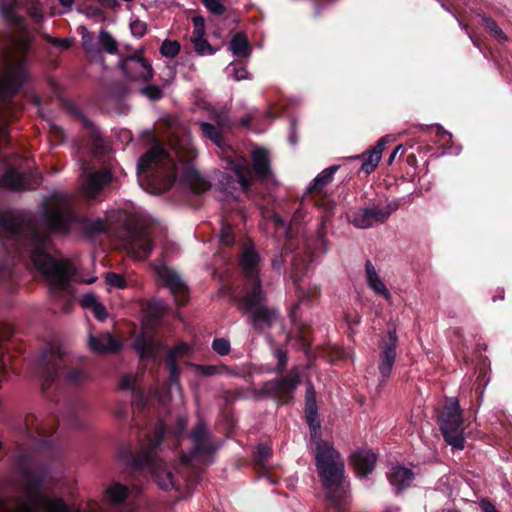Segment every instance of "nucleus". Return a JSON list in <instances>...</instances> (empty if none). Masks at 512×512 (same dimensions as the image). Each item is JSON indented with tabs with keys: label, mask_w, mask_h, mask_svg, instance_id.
<instances>
[{
	"label": "nucleus",
	"mask_w": 512,
	"mask_h": 512,
	"mask_svg": "<svg viewBox=\"0 0 512 512\" xmlns=\"http://www.w3.org/2000/svg\"><path fill=\"white\" fill-rule=\"evenodd\" d=\"M110 224L101 219L80 218L72 210L68 196L59 195L43 213L41 220H27L15 216L1 218V227L8 239L29 250L36 269L46 278L53 293L67 291L75 272L73 263L63 257L50 255L51 234L77 231L84 234L104 232Z\"/></svg>",
	"instance_id": "nucleus-1"
},
{
	"label": "nucleus",
	"mask_w": 512,
	"mask_h": 512,
	"mask_svg": "<svg viewBox=\"0 0 512 512\" xmlns=\"http://www.w3.org/2000/svg\"><path fill=\"white\" fill-rule=\"evenodd\" d=\"M196 151L188 137L172 140L167 152L161 145H153L138 161V180L151 194H161L172 186L201 193L208 184L192 165Z\"/></svg>",
	"instance_id": "nucleus-2"
},
{
	"label": "nucleus",
	"mask_w": 512,
	"mask_h": 512,
	"mask_svg": "<svg viewBox=\"0 0 512 512\" xmlns=\"http://www.w3.org/2000/svg\"><path fill=\"white\" fill-rule=\"evenodd\" d=\"M314 410H306L310 427V444L314 445L317 472L326 492L327 500L338 512H343L349 500L348 485L344 482V462L333 446L321 439L320 424Z\"/></svg>",
	"instance_id": "nucleus-3"
},
{
	"label": "nucleus",
	"mask_w": 512,
	"mask_h": 512,
	"mask_svg": "<svg viewBox=\"0 0 512 512\" xmlns=\"http://www.w3.org/2000/svg\"><path fill=\"white\" fill-rule=\"evenodd\" d=\"M240 265L246 278L244 296L239 301V309L251 317L254 329L263 331L270 328L277 319L275 309L266 306V298L258 278L259 255L252 245L246 246L241 254Z\"/></svg>",
	"instance_id": "nucleus-4"
},
{
	"label": "nucleus",
	"mask_w": 512,
	"mask_h": 512,
	"mask_svg": "<svg viewBox=\"0 0 512 512\" xmlns=\"http://www.w3.org/2000/svg\"><path fill=\"white\" fill-rule=\"evenodd\" d=\"M12 48L0 67V143L8 135V121L13 114L9 101L27 78L24 60L29 48L27 39H13Z\"/></svg>",
	"instance_id": "nucleus-5"
},
{
	"label": "nucleus",
	"mask_w": 512,
	"mask_h": 512,
	"mask_svg": "<svg viewBox=\"0 0 512 512\" xmlns=\"http://www.w3.org/2000/svg\"><path fill=\"white\" fill-rule=\"evenodd\" d=\"M219 180L220 188L228 197L237 198L238 192H247L252 184L254 175L247 159L235 156L227 158V166Z\"/></svg>",
	"instance_id": "nucleus-6"
},
{
	"label": "nucleus",
	"mask_w": 512,
	"mask_h": 512,
	"mask_svg": "<svg viewBox=\"0 0 512 512\" xmlns=\"http://www.w3.org/2000/svg\"><path fill=\"white\" fill-rule=\"evenodd\" d=\"M164 431L163 425L157 428L154 437L150 439L147 446L142 449L136 460V465L140 468L148 469L157 485L163 490H169L174 485L172 474L166 469L163 462L158 459L155 451L163 438Z\"/></svg>",
	"instance_id": "nucleus-7"
},
{
	"label": "nucleus",
	"mask_w": 512,
	"mask_h": 512,
	"mask_svg": "<svg viewBox=\"0 0 512 512\" xmlns=\"http://www.w3.org/2000/svg\"><path fill=\"white\" fill-rule=\"evenodd\" d=\"M439 422L445 441L454 448L463 449L465 442L463 419L456 399L451 398L447 401Z\"/></svg>",
	"instance_id": "nucleus-8"
},
{
	"label": "nucleus",
	"mask_w": 512,
	"mask_h": 512,
	"mask_svg": "<svg viewBox=\"0 0 512 512\" xmlns=\"http://www.w3.org/2000/svg\"><path fill=\"white\" fill-rule=\"evenodd\" d=\"M51 353H55L57 358L49 361L47 371L43 375L45 383L53 382L60 376H63L65 383L69 385H78L87 379V374L82 369H66V367L62 364V356L64 355V350L60 346L51 347Z\"/></svg>",
	"instance_id": "nucleus-9"
},
{
	"label": "nucleus",
	"mask_w": 512,
	"mask_h": 512,
	"mask_svg": "<svg viewBox=\"0 0 512 512\" xmlns=\"http://www.w3.org/2000/svg\"><path fill=\"white\" fill-rule=\"evenodd\" d=\"M112 181V173L107 168L94 171L84 168L80 178V192L87 199L96 198Z\"/></svg>",
	"instance_id": "nucleus-10"
},
{
	"label": "nucleus",
	"mask_w": 512,
	"mask_h": 512,
	"mask_svg": "<svg viewBox=\"0 0 512 512\" xmlns=\"http://www.w3.org/2000/svg\"><path fill=\"white\" fill-rule=\"evenodd\" d=\"M338 168L339 166L334 165L323 170L313 180L312 184L308 188L307 195H305V198L313 201L316 206L323 209L326 213H329L332 210L334 202L323 193V188L331 182L333 175Z\"/></svg>",
	"instance_id": "nucleus-11"
},
{
	"label": "nucleus",
	"mask_w": 512,
	"mask_h": 512,
	"mask_svg": "<svg viewBox=\"0 0 512 512\" xmlns=\"http://www.w3.org/2000/svg\"><path fill=\"white\" fill-rule=\"evenodd\" d=\"M153 232L142 228H135L127 231L124 240V247L133 258L137 260L146 259L152 251Z\"/></svg>",
	"instance_id": "nucleus-12"
},
{
	"label": "nucleus",
	"mask_w": 512,
	"mask_h": 512,
	"mask_svg": "<svg viewBox=\"0 0 512 512\" xmlns=\"http://www.w3.org/2000/svg\"><path fill=\"white\" fill-rule=\"evenodd\" d=\"M300 382V372L293 368L287 376L267 382L264 389L278 402L287 403Z\"/></svg>",
	"instance_id": "nucleus-13"
},
{
	"label": "nucleus",
	"mask_w": 512,
	"mask_h": 512,
	"mask_svg": "<svg viewBox=\"0 0 512 512\" xmlns=\"http://www.w3.org/2000/svg\"><path fill=\"white\" fill-rule=\"evenodd\" d=\"M397 335L395 330L388 331L387 336L382 339L379 345V361H378V371L382 378L380 380V384H384L386 379L390 376L392 372L393 365L396 359V348H397Z\"/></svg>",
	"instance_id": "nucleus-14"
},
{
	"label": "nucleus",
	"mask_w": 512,
	"mask_h": 512,
	"mask_svg": "<svg viewBox=\"0 0 512 512\" xmlns=\"http://www.w3.org/2000/svg\"><path fill=\"white\" fill-rule=\"evenodd\" d=\"M154 271L158 278L169 288L179 304L186 301L187 287L176 271L169 268L164 262L154 264Z\"/></svg>",
	"instance_id": "nucleus-15"
},
{
	"label": "nucleus",
	"mask_w": 512,
	"mask_h": 512,
	"mask_svg": "<svg viewBox=\"0 0 512 512\" xmlns=\"http://www.w3.org/2000/svg\"><path fill=\"white\" fill-rule=\"evenodd\" d=\"M191 439L193 442V450L189 456H183V462H189L191 460L205 461L206 458L215 450V447L208 439V433L206 426L203 423H199L191 433Z\"/></svg>",
	"instance_id": "nucleus-16"
},
{
	"label": "nucleus",
	"mask_w": 512,
	"mask_h": 512,
	"mask_svg": "<svg viewBox=\"0 0 512 512\" xmlns=\"http://www.w3.org/2000/svg\"><path fill=\"white\" fill-rule=\"evenodd\" d=\"M121 69L125 76L132 81L147 82L153 76L151 64L139 56H131L124 59Z\"/></svg>",
	"instance_id": "nucleus-17"
},
{
	"label": "nucleus",
	"mask_w": 512,
	"mask_h": 512,
	"mask_svg": "<svg viewBox=\"0 0 512 512\" xmlns=\"http://www.w3.org/2000/svg\"><path fill=\"white\" fill-rule=\"evenodd\" d=\"M190 352V347L186 343H180L174 348H171L167 353V365L169 371V393L172 394L176 391L181 396V387L179 385V367L177 360L187 356Z\"/></svg>",
	"instance_id": "nucleus-18"
},
{
	"label": "nucleus",
	"mask_w": 512,
	"mask_h": 512,
	"mask_svg": "<svg viewBox=\"0 0 512 512\" xmlns=\"http://www.w3.org/2000/svg\"><path fill=\"white\" fill-rule=\"evenodd\" d=\"M389 214L390 212L387 210L378 206H372L356 212L352 216L351 222L357 228L366 229L373 226L375 223L384 222Z\"/></svg>",
	"instance_id": "nucleus-19"
},
{
	"label": "nucleus",
	"mask_w": 512,
	"mask_h": 512,
	"mask_svg": "<svg viewBox=\"0 0 512 512\" xmlns=\"http://www.w3.org/2000/svg\"><path fill=\"white\" fill-rule=\"evenodd\" d=\"M365 280L367 286L375 295L382 297L389 303L392 301V295L389 289L377 272L375 266L369 260L365 263Z\"/></svg>",
	"instance_id": "nucleus-20"
},
{
	"label": "nucleus",
	"mask_w": 512,
	"mask_h": 512,
	"mask_svg": "<svg viewBox=\"0 0 512 512\" xmlns=\"http://www.w3.org/2000/svg\"><path fill=\"white\" fill-rule=\"evenodd\" d=\"M293 279L297 290L298 302L294 305L292 316H296V309L299 305L317 299L320 296V289L317 285L310 286L305 279H299L296 264H293Z\"/></svg>",
	"instance_id": "nucleus-21"
},
{
	"label": "nucleus",
	"mask_w": 512,
	"mask_h": 512,
	"mask_svg": "<svg viewBox=\"0 0 512 512\" xmlns=\"http://www.w3.org/2000/svg\"><path fill=\"white\" fill-rule=\"evenodd\" d=\"M33 184L27 175L18 172L13 167H7L2 175H0V187L10 190L31 189Z\"/></svg>",
	"instance_id": "nucleus-22"
},
{
	"label": "nucleus",
	"mask_w": 512,
	"mask_h": 512,
	"mask_svg": "<svg viewBox=\"0 0 512 512\" xmlns=\"http://www.w3.org/2000/svg\"><path fill=\"white\" fill-rule=\"evenodd\" d=\"M89 348L98 354L117 352L121 344L110 333H102L98 336L92 334L88 338Z\"/></svg>",
	"instance_id": "nucleus-23"
},
{
	"label": "nucleus",
	"mask_w": 512,
	"mask_h": 512,
	"mask_svg": "<svg viewBox=\"0 0 512 512\" xmlns=\"http://www.w3.org/2000/svg\"><path fill=\"white\" fill-rule=\"evenodd\" d=\"M387 477L390 484L394 487L397 492L410 486L414 480V473L411 469L392 465L390 470L387 472Z\"/></svg>",
	"instance_id": "nucleus-24"
},
{
	"label": "nucleus",
	"mask_w": 512,
	"mask_h": 512,
	"mask_svg": "<svg viewBox=\"0 0 512 512\" xmlns=\"http://www.w3.org/2000/svg\"><path fill=\"white\" fill-rule=\"evenodd\" d=\"M216 126L210 123L203 122L200 125L202 134L210 139L215 145L219 148H222L224 145V140L222 137V131L227 125V115L226 114H218L216 116Z\"/></svg>",
	"instance_id": "nucleus-25"
},
{
	"label": "nucleus",
	"mask_w": 512,
	"mask_h": 512,
	"mask_svg": "<svg viewBox=\"0 0 512 512\" xmlns=\"http://www.w3.org/2000/svg\"><path fill=\"white\" fill-rule=\"evenodd\" d=\"M351 459L359 477H365L372 472L376 463V455L370 450L356 451L352 454Z\"/></svg>",
	"instance_id": "nucleus-26"
},
{
	"label": "nucleus",
	"mask_w": 512,
	"mask_h": 512,
	"mask_svg": "<svg viewBox=\"0 0 512 512\" xmlns=\"http://www.w3.org/2000/svg\"><path fill=\"white\" fill-rule=\"evenodd\" d=\"M251 157L255 175L265 181L272 179L268 152L263 148H257L252 152Z\"/></svg>",
	"instance_id": "nucleus-27"
},
{
	"label": "nucleus",
	"mask_w": 512,
	"mask_h": 512,
	"mask_svg": "<svg viewBox=\"0 0 512 512\" xmlns=\"http://www.w3.org/2000/svg\"><path fill=\"white\" fill-rule=\"evenodd\" d=\"M388 137H383L376 143L375 147L372 150L367 151L362 155L363 162L361 166V170L366 174H370L377 167L381 160V155L384 150V147L387 143Z\"/></svg>",
	"instance_id": "nucleus-28"
},
{
	"label": "nucleus",
	"mask_w": 512,
	"mask_h": 512,
	"mask_svg": "<svg viewBox=\"0 0 512 512\" xmlns=\"http://www.w3.org/2000/svg\"><path fill=\"white\" fill-rule=\"evenodd\" d=\"M134 348L142 358H149L155 357L159 344L153 337L143 334L134 341Z\"/></svg>",
	"instance_id": "nucleus-29"
},
{
	"label": "nucleus",
	"mask_w": 512,
	"mask_h": 512,
	"mask_svg": "<svg viewBox=\"0 0 512 512\" xmlns=\"http://www.w3.org/2000/svg\"><path fill=\"white\" fill-rule=\"evenodd\" d=\"M18 4L16 0H7L0 7L2 17L11 25L22 28L23 20L17 13Z\"/></svg>",
	"instance_id": "nucleus-30"
},
{
	"label": "nucleus",
	"mask_w": 512,
	"mask_h": 512,
	"mask_svg": "<svg viewBox=\"0 0 512 512\" xmlns=\"http://www.w3.org/2000/svg\"><path fill=\"white\" fill-rule=\"evenodd\" d=\"M127 495V487L120 483H112L105 490V497L107 501L112 504L122 503L126 499Z\"/></svg>",
	"instance_id": "nucleus-31"
},
{
	"label": "nucleus",
	"mask_w": 512,
	"mask_h": 512,
	"mask_svg": "<svg viewBox=\"0 0 512 512\" xmlns=\"http://www.w3.org/2000/svg\"><path fill=\"white\" fill-rule=\"evenodd\" d=\"M229 48L232 53L238 57H248L250 55V46L246 36L237 33L231 40Z\"/></svg>",
	"instance_id": "nucleus-32"
},
{
	"label": "nucleus",
	"mask_w": 512,
	"mask_h": 512,
	"mask_svg": "<svg viewBox=\"0 0 512 512\" xmlns=\"http://www.w3.org/2000/svg\"><path fill=\"white\" fill-rule=\"evenodd\" d=\"M190 367H192L198 374H201L203 376H213L217 374H233V372L227 368L226 366H217V365H199V364H188Z\"/></svg>",
	"instance_id": "nucleus-33"
},
{
	"label": "nucleus",
	"mask_w": 512,
	"mask_h": 512,
	"mask_svg": "<svg viewBox=\"0 0 512 512\" xmlns=\"http://www.w3.org/2000/svg\"><path fill=\"white\" fill-rule=\"evenodd\" d=\"M99 43L102 49L109 54H114L118 50L116 40L105 30L100 31Z\"/></svg>",
	"instance_id": "nucleus-34"
},
{
	"label": "nucleus",
	"mask_w": 512,
	"mask_h": 512,
	"mask_svg": "<svg viewBox=\"0 0 512 512\" xmlns=\"http://www.w3.org/2000/svg\"><path fill=\"white\" fill-rule=\"evenodd\" d=\"M226 73L235 81H241L249 78V73L246 68L237 63L229 64L226 68Z\"/></svg>",
	"instance_id": "nucleus-35"
},
{
	"label": "nucleus",
	"mask_w": 512,
	"mask_h": 512,
	"mask_svg": "<svg viewBox=\"0 0 512 512\" xmlns=\"http://www.w3.org/2000/svg\"><path fill=\"white\" fill-rule=\"evenodd\" d=\"M191 42L194 45L195 51L199 55H212L214 53L213 48L207 42V40L204 39L203 36H201V37H191Z\"/></svg>",
	"instance_id": "nucleus-36"
},
{
	"label": "nucleus",
	"mask_w": 512,
	"mask_h": 512,
	"mask_svg": "<svg viewBox=\"0 0 512 512\" xmlns=\"http://www.w3.org/2000/svg\"><path fill=\"white\" fill-rule=\"evenodd\" d=\"M180 51V44L177 41L165 40L160 47V53L165 57H175Z\"/></svg>",
	"instance_id": "nucleus-37"
},
{
	"label": "nucleus",
	"mask_w": 512,
	"mask_h": 512,
	"mask_svg": "<svg viewBox=\"0 0 512 512\" xmlns=\"http://www.w3.org/2000/svg\"><path fill=\"white\" fill-rule=\"evenodd\" d=\"M483 22L490 33L497 38L499 41H505L506 35L502 29L496 24V22L490 17H483Z\"/></svg>",
	"instance_id": "nucleus-38"
},
{
	"label": "nucleus",
	"mask_w": 512,
	"mask_h": 512,
	"mask_svg": "<svg viewBox=\"0 0 512 512\" xmlns=\"http://www.w3.org/2000/svg\"><path fill=\"white\" fill-rule=\"evenodd\" d=\"M212 349L221 356L229 354L231 350L230 342L225 338H216L212 342Z\"/></svg>",
	"instance_id": "nucleus-39"
},
{
	"label": "nucleus",
	"mask_w": 512,
	"mask_h": 512,
	"mask_svg": "<svg viewBox=\"0 0 512 512\" xmlns=\"http://www.w3.org/2000/svg\"><path fill=\"white\" fill-rule=\"evenodd\" d=\"M81 34H82V44H83L85 51L89 54L98 52L97 47L93 43L92 34L86 28H82Z\"/></svg>",
	"instance_id": "nucleus-40"
},
{
	"label": "nucleus",
	"mask_w": 512,
	"mask_h": 512,
	"mask_svg": "<svg viewBox=\"0 0 512 512\" xmlns=\"http://www.w3.org/2000/svg\"><path fill=\"white\" fill-rule=\"evenodd\" d=\"M219 237H220V241L223 244H225L227 246L232 245L234 243V236H233L231 226L228 224H223Z\"/></svg>",
	"instance_id": "nucleus-41"
},
{
	"label": "nucleus",
	"mask_w": 512,
	"mask_h": 512,
	"mask_svg": "<svg viewBox=\"0 0 512 512\" xmlns=\"http://www.w3.org/2000/svg\"><path fill=\"white\" fill-rule=\"evenodd\" d=\"M141 94L150 100H158L162 97V91L158 86L149 85L141 89Z\"/></svg>",
	"instance_id": "nucleus-42"
},
{
	"label": "nucleus",
	"mask_w": 512,
	"mask_h": 512,
	"mask_svg": "<svg viewBox=\"0 0 512 512\" xmlns=\"http://www.w3.org/2000/svg\"><path fill=\"white\" fill-rule=\"evenodd\" d=\"M205 7L214 14H222L225 10L220 0H202Z\"/></svg>",
	"instance_id": "nucleus-43"
},
{
	"label": "nucleus",
	"mask_w": 512,
	"mask_h": 512,
	"mask_svg": "<svg viewBox=\"0 0 512 512\" xmlns=\"http://www.w3.org/2000/svg\"><path fill=\"white\" fill-rule=\"evenodd\" d=\"M271 454L270 449L264 444H260L256 448V460L260 465H264L265 461L269 458Z\"/></svg>",
	"instance_id": "nucleus-44"
},
{
	"label": "nucleus",
	"mask_w": 512,
	"mask_h": 512,
	"mask_svg": "<svg viewBox=\"0 0 512 512\" xmlns=\"http://www.w3.org/2000/svg\"><path fill=\"white\" fill-rule=\"evenodd\" d=\"M106 282L110 286H113V287H116V288H123V287H125V280H124L123 276H121L120 274L108 273L106 275Z\"/></svg>",
	"instance_id": "nucleus-45"
},
{
	"label": "nucleus",
	"mask_w": 512,
	"mask_h": 512,
	"mask_svg": "<svg viewBox=\"0 0 512 512\" xmlns=\"http://www.w3.org/2000/svg\"><path fill=\"white\" fill-rule=\"evenodd\" d=\"M194 30L191 37H201L205 34V21L202 17L196 16L193 18Z\"/></svg>",
	"instance_id": "nucleus-46"
},
{
	"label": "nucleus",
	"mask_w": 512,
	"mask_h": 512,
	"mask_svg": "<svg viewBox=\"0 0 512 512\" xmlns=\"http://www.w3.org/2000/svg\"><path fill=\"white\" fill-rule=\"evenodd\" d=\"M275 357L278 360L276 369H277V371H282L285 368L286 364H287V353H286V351L283 350V349L275 350Z\"/></svg>",
	"instance_id": "nucleus-47"
},
{
	"label": "nucleus",
	"mask_w": 512,
	"mask_h": 512,
	"mask_svg": "<svg viewBox=\"0 0 512 512\" xmlns=\"http://www.w3.org/2000/svg\"><path fill=\"white\" fill-rule=\"evenodd\" d=\"M131 32L136 37H142L146 33V24L141 21H134L130 25Z\"/></svg>",
	"instance_id": "nucleus-48"
},
{
	"label": "nucleus",
	"mask_w": 512,
	"mask_h": 512,
	"mask_svg": "<svg viewBox=\"0 0 512 512\" xmlns=\"http://www.w3.org/2000/svg\"><path fill=\"white\" fill-rule=\"evenodd\" d=\"M136 378L132 375H126L121 378L120 388L122 390H134Z\"/></svg>",
	"instance_id": "nucleus-49"
},
{
	"label": "nucleus",
	"mask_w": 512,
	"mask_h": 512,
	"mask_svg": "<svg viewBox=\"0 0 512 512\" xmlns=\"http://www.w3.org/2000/svg\"><path fill=\"white\" fill-rule=\"evenodd\" d=\"M271 221L274 224V226L276 228V232L279 235H282V234L283 235H287L288 230H287V227L285 225V222L278 215H273Z\"/></svg>",
	"instance_id": "nucleus-50"
},
{
	"label": "nucleus",
	"mask_w": 512,
	"mask_h": 512,
	"mask_svg": "<svg viewBox=\"0 0 512 512\" xmlns=\"http://www.w3.org/2000/svg\"><path fill=\"white\" fill-rule=\"evenodd\" d=\"M149 309L155 317H159L166 309V304L161 300H155L149 304Z\"/></svg>",
	"instance_id": "nucleus-51"
},
{
	"label": "nucleus",
	"mask_w": 512,
	"mask_h": 512,
	"mask_svg": "<svg viewBox=\"0 0 512 512\" xmlns=\"http://www.w3.org/2000/svg\"><path fill=\"white\" fill-rule=\"evenodd\" d=\"M80 301H81V304L83 307L91 308V309L98 303V300L93 293L84 294L81 297Z\"/></svg>",
	"instance_id": "nucleus-52"
},
{
	"label": "nucleus",
	"mask_w": 512,
	"mask_h": 512,
	"mask_svg": "<svg viewBox=\"0 0 512 512\" xmlns=\"http://www.w3.org/2000/svg\"><path fill=\"white\" fill-rule=\"evenodd\" d=\"M48 41L61 49H68L70 48L72 42L69 39H63V38H53V37H47Z\"/></svg>",
	"instance_id": "nucleus-53"
},
{
	"label": "nucleus",
	"mask_w": 512,
	"mask_h": 512,
	"mask_svg": "<svg viewBox=\"0 0 512 512\" xmlns=\"http://www.w3.org/2000/svg\"><path fill=\"white\" fill-rule=\"evenodd\" d=\"M306 410L316 411V403L312 387H310L306 393Z\"/></svg>",
	"instance_id": "nucleus-54"
},
{
	"label": "nucleus",
	"mask_w": 512,
	"mask_h": 512,
	"mask_svg": "<svg viewBox=\"0 0 512 512\" xmlns=\"http://www.w3.org/2000/svg\"><path fill=\"white\" fill-rule=\"evenodd\" d=\"M92 312L94 316L100 321H103L107 317L104 306L99 302L92 308Z\"/></svg>",
	"instance_id": "nucleus-55"
},
{
	"label": "nucleus",
	"mask_w": 512,
	"mask_h": 512,
	"mask_svg": "<svg viewBox=\"0 0 512 512\" xmlns=\"http://www.w3.org/2000/svg\"><path fill=\"white\" fill-rule=\"evenodd\" d=\"M480 508L482 512H500L490 501L481 500Z\"/></svg>",
	"instance_id": "nucleus-56"
},
{
	"label": "nucleus",
	"mask_w": 512,
	"mask_h": 512,
	"mask_svg": "<svg viewBox=\"0 0 512 512\" xmlns=\"http://www.w3.org/2000/svg\"><path fill=\"white\" fill-rule=\"evenodd\" d=\"M29 15L35 20L40 21L42 19V13L37 7L29 9Z\"/></svg>",
	"instance_id": "nucleus-57"
},
{
	"label": "nucleus",
	"mask_w": 512,
	"mask_h": 512,
	"mask_svg": "<svg viewBox=\"0 0 512 512\" xmlns=\"http://www.w3.org/2000/svg\"><path fill=\"white\" fill-rule=\"evenodd\" d=\"M304 218V213H303V210L302 208H299L295 211L294 215H293V218H292V221L297 224L299 223L302 219Z\"/></svg>",
	"instance_id": "nucleus-58"
},
{
	"label": "nucleus",
	"mask_w": 512,
	"mask_h": 512,
	"mask_svg": "<svg viewBox=\"0 0 512 512\" xmlns=\"http://www.w3.org/2000/svg\"><path fill=\"white\" fill-rule=\"evenodd\" d=\"M253 120V116L252 115H247L245 117H243L241 119V124L244 126V127H248L251 123V121Z\"/></svg>",
	"instance_id": "nucleus-59"
},
{
	"label": "nucleus",
	"mask_w": 512,
	"mask_h": 512,
	"mask_svg": "<svg viewBox=\"0 0 512 512\" xmlns=\"http://www.w3.org/2000/svg\"><path fill=\"white\" fill-rule=\"evenodd\" d=\"M185 426H186V420L183 418H180L178 420L177 434H180L184 430Z\"/></svg>",
	"instance_id": "nucleus-60"
},
{
	"label": "nucleus",
	"mask_w": 512,
	"mask_h": 512,
	"mask_svg": "<svg viewBox=\"0 0 512 512\" xmlns=\"http://www.w3.org/2000/svg\"><path fill=\"white\" fill-rule=\"evenodd\" d=\"M402 148V145H399L397 146L394 151L391 153L389 159H388V162L389 164H391L393 162V160L395 159L397 153L399 152V150Z\"/></svg>",
	"instance_id": "nucleus-61"
},
{
	"label": "nucleus",
	"mask_w": 512,
	"mask_h": 512,
	"mask_svg": "<svg viewBox=\"0 0 512 512\" xmlns=\"http://www.w3.org/2000/svg\"><path fill=\"white\" fill-rule=\"evenodd\" d=\"M59 3L66 8H71L75 0H58Z\"/></svg>",
	"instance_id": "nucleus-62"
},
{
	"label": "nucleus",
	"mask_w": 512,
	"mask_h": 512,
	"mask_svg": "<svg viewBox=\"0 0 512 512\" xmlns=\"http://www.w3.org/2000/svg\"><path fill=\"white\" fill-rule=\"evenodd\" d=\"M129 512H149V510L145 507H136L130 510Z\"/></svg>",
	"instance_id": "nucleus-63"
},
{
	"label": "nucleus",
	"mask_w": 512,
	"mask_h": 512,
	"mask_svg": "<svg viewBox=\"0 0 512 512\" xmlns=\"http://www.w3.org/2000/svg\"><path fill=\"white\" fill-rule=\"evenodd\" d=\"M136 397L138 398L139 402L143 401V394L140 391L135 392Z\"/></svg>",
	"instance_id": "nucleus-64"
}]
</instances>
